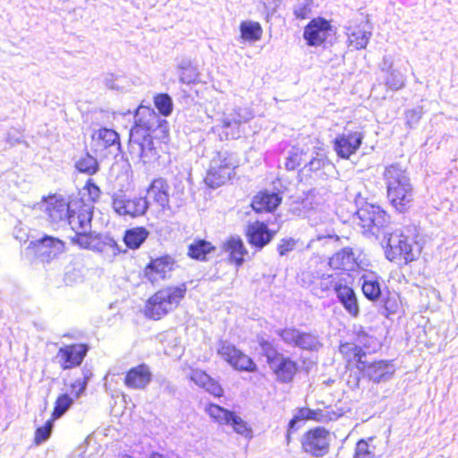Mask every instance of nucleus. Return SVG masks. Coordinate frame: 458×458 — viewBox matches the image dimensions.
<instances>
[{"instance_id":"nucleus-19","label":"nucleus","mask_w":458,"mask_h":458,"mask_svg":"<svg viewBox=\"0 0 458 458\" xmlns=\"http://www.w3.org/2000/svg\"><path fill=\"white\" fill-rule=\"evenodd\" d=\"M276 231L269 229L266 222L250 223L246 229L248 243L256 250H261L275 238Z\"/></svg>"},{"instance_id":"nucleus-24","label":"nucleus","mask_w":458,"mask_h":458,"mask_svg":"<svg viewBox=\"0 0 458 458\" xmlns=\"http://www.w3.org/2000/svg\"><path fill=\"white\" fill-rule=\"evenodd\" d=\"M283 198L279 191L263 190L251 199L250 206L256 213L274 212L282 203Z\"/></svg>"},{"instance_id":"nucleus-17","label":"nucleus","mask_w":458,"mask_h":458,"mask_svg":"<svg viewBox=\"0 0 458 458\" xmlns=\"http://www.w3.org/2000/svg\"><path fill=\"white\" fill-rule=\"evenodd\" d=\"M333 26L322 17L312 19L304 28L303 39L309 47L321 46L330 36Z\"/></svg>"},{"instance_id":"nucleus-51","label":"nucleus","mask_w":458,"mask_h":458,"mask_svg":"<svg viewBox=\"0 0 458 458\" xmlns=\"http://www.w3.org/2000/svg\"><path fill=\"white\" fill-rule=\"evenodd\" d=\"M297 244V241L293 238H284L277 245V252L280 257H284L293 251Z\"/></svg>"},{"instance_id":"nucleus-52","label":"nucleus","mask_w":458,"mask_h":458,"mask_svg":"<svg viewBox=\"0 0 458 458\" xmlns=\"http://www.w3.org/2000/svg\"><path fill=\"white\" fill-rule=\"evenodd\" d=\"M304 416L301 413V408L298 409L297 412L290 420L287 428L289 434H293L298 431L304 424Z\"/></svg>"},{"instance_id":"nucleus-2","label":"nucleus","mask_w":458,"mask_h":458,"mask_svg":"<svg viewBox=\"0 0 458 458\" xmlns=\"http://www.w3.org/2000/svg\"><path fill=\"white\" fill-rule=\"evenodd\" d=\"M355 204V214L364 234L376 238H378L380 233L386 234V229L390 224V216L381 206L365 201L360 194L357 195Z\"/></svg>"},{"instance_id":"nucleus-62","label":"nucleus","mask_w":458,"mask_h":458,"mask_svg":"<svg viewBox=\"0 0 458 458\" xmlns=\"http://www.w3.org/2000/svg\"><path fill=\"white\" fill-rule=\"evenodd\" d=\"M276 6H277V4H276V6L274 8L268 9L267 5L264 4V8H265V12L267 13V19L276 13Z\"/></svg>"},{"instance_id":"nucleus-8","label":"nucleus","mask_w":458,"mask_h":458,"mask_svg":"<svg viewBox=\"0 0 458 458\" xmlns=\"http://www.w3.org/2000/svg\"><path fill=\"white\" fill-rule=\"evenodd\" d=\"M386 240V257L390 261H396L402 259H404L405 264H409L417 259L416 254L413 252L412 242L414 241L409 236L404 235L401 231H394L388 233Z\"/></svg>"},{"instance_id":"nucleus-28","label":"nucleus","mask_w":458,"mask_h":458,"mask_svg":"<svg viewBox=\"0 0 458 458\" xmlns=\"http://www.w3.org/2000/svg\"><path fill=\"white\" fill-rule=\"evenodd\" d=\"M190 379L198 386L205 389V391L216 397L221 396L224 393L219 383L202 369H191Z\"/></svg>"},{"instance_id":"nucleus-15","label":"nucleus","mask_w":458,"mask_h":458,"mask_svg":"<svg viewBox=\"0 0 458 458\" xmlns=\"http://www.w3.org/2000/svg\"><path fill=\"white\" fill-rule=\"evenodd\" d=\"M254 117L253 110L250 107L238 106L232 112L224 114L221 120L222 126L226 130V137L238 139L241 137L240 127L242 123H248Z\"/></svg>"},{"instance_id":"nucleus-25","label":"nucleus","mask_w":458,"mask_h":458,"mask_svg":"<svg viewBox=\"0 0 458 458\" xmlns=\"http://www.w3.org/2000/svg\"><path fill=\"white\" fill-rule=\"evenodd\" d=\"M360 281L361 290L366 299L372 302L378 301L383 297L387 286L376 273L369 272L363 274Z\"/></svg>"},{"instance_id":"nucleus-20","label":"nucleus","mask_w":458,"mask_h":458,"mask_svg":"<svg viewBox=\"0 0 458 458\" xmlns=\"http://www.w3.org/2000/svg\"><path fill=\"white\" fill-rule=\"evenodd\" d=\"M333 168L334 165L323 149L317 148L309 156L301 172L303 174L310 172L314 174L316 177L325 179L327 176V172Z\"/></svg>"},{"instance_id":"nucleus-18","label":"nucleus","mask_w":458,"mask_h":458,"mask_svg":"<svg viewBox=\"0 0 458 458\" xmlns=\"http://www.w3.org/2000/svg\"><path fill=\"white\" fill-rule=\"evenodd\" d=\"M394 57L385 55L378 67L382 73L383 84L392 91H398L405 87L406 76L394 67Z\"/></svg>"},{"instance_id":"nucleus-7","label":"nucleus","mask_w":458,"mask_h":458,"mask_svg":"<svg viewBox=\"0 0 458 458\" xmlns=\"http://www.w3.org/2000/svg\"><path fill=\"white\" fill-rule=\"evenodd\" d=\"M276 334L288 346L307 352H318L322 344L319 336L310 331H303L293 326L276 330Z\"/></svg>"},{"instance_id":"nucleus-40","label":"nucleus","mask_w":458,"mask_h":458,"mask_svg":"<svg viewBox=\"0 0 458 458\" xmlns=\"http://www.w3.org/2000/svg\"><path fill=\"white\" fill-rule=\"evenodd\" d=\"M378 301L382 303V314L386 318L391 314H395L399 309L398 295L395 293H390L388 290L386 291Z\"/></svg>"},{"instance_id":"nucleus-61","label":"nucleus","mask_w":458,"mask_h":458,"mask_svg":"<svg viewBox=\"0 0 458 458\" xmlns=\"http://www.w3.org/2000/svg\"><path fill=\"white\" fill-rule=\"evenodd\" d=\"M151 372L148 368L145 365V386L151 381Z\"/></svg>"},{"instance_id":"nucleus-21","label":"nucleus","mask_w":458,"mask_h":458,"mask_svg":"<svg viewBox=\"0 0 458 458\" xmlns=\"http://www.w3.org/2000/svg\"><path fill=\"white\" fill-rule=\"evenodd\" d=\"M88 352L85 344H71L61 347L56 359L63 369H69L81 364Z\"/></svg>"},{"instance_id":"nucleus-32","label":"nucleus","mask_w":458,"mask_h":458,"mask_svg":"<svg viewBox=\"0 0 458 458\" xmlns=\"http://www.w3.org/2000/svg\"><path fill=\"white\" fill-rule=\"evenodd\" d=\"M113 208L121 216L135 217L143 215V205L140 200L117 198L114 199Z\"/></svg>"},{"instance_id":"nucleus-59","label":"nucleus","mask_w":458,"mask_h":458,"mask_svg":"<svg viewBox=\"0 0 458 458\" xmlns=\"http://www.w3.org/2000/svg\"><path fill=\"white\" fill-rule=\"evenodd\" d=\"M87 191H88L89 199L93 202L96 201L99 198V196H100V190H99V188L97 185L93 184V183H89L87 185Z\"/></svg>"},{"instance_id":"nucleus-44","label":"nucleus","mask_w":458,"mask_h":458,"mask_svg":"<svg viewBox=\"0 0 458 458\" xmlns=\"http://www.w3.org/2000/svg\"><path fill=\"white\" fill-rule=\"evenodd\" d=\"M141 131L142 127L136 123V124L131 129L130 132V148L131 152H137L140 157L143 153V143L141 141Z\"/></svg>"},{"instance_id":"nucleus-9","label":"nucleus","mask_w":458,"mask_h":458,"mask_svg":"<svg viewBox=\"0 0 458 458\" xmlns=\"http://www.w3.org/2000/svg\"><path fill=\"white\" fill-rule=\"evenodd\" d=\"M356 369L362 372L363 378L375 384L390 381L396 370L393 360H369L366 358L359 360Z\"/></svg>"},{"instance_id":"nucleus-16","label":"nucleus","mask_w":458,"mask_h":458,"mask_svg":"<svg viewBox=\"0 0 458 458\" xmlns=\"http://www.w3.org/2000/svg\"><path fill=\"white\" fill-rule=\"evenodd\" d=\"M328 265L335 270L341 269L344 271H356L363 267L360 250H354L351 247H344L333 254L329 258Z\"/></svg>"},{"instance_id":"nucleus-5","label":"nucleus","mask_w":458,"mask_h":458,"mask_svg":"<svg viewBox=\"0 0 458 458\" xmlns=\"http://www.w3.org/2000/svg\"><path fill=\"white\" fill-rule=\"evenodd\" d=\"M153 103L157 114L149 106H145V112H148L150 118L145 121V131L157 132L156 137L164 140L168 138L169 126L166 117L174 111V101L168 93H157L153 97Z\"/></svg>"},{"instance_id":"nucleus-35","label":"nucleus","mask_w":458,"mask_h":458,"mask_svg":"<svg viewBox=\"0 0 458 458\" xmlns=\"http://www.w3.org/2000/svg\"><path fill=\"white\" fill-rule=\"evenodd\" d=\"M309 156L307 151L302 148L292 147L287 152L285 157L284 166L288 171H293L298 168L302 163H306Z\"/></svg>"},{"instance_id":"nucleus-56","label":"nucleus","mask_w":458,"mask_h":458,"mask_svg":"<svg viewBox=\"0 0 458 458\" xmlns=\"http://www.w3.org/2000/svg\"><path fill=\"white\" fill-rule=\"evenodd\" d=\"M361 377H363L360 370L357 369V371L351 372L347 379V385L352 390L358 389L360 388V382Z\"/></svg>"},{"instance_id":"nucleus-37","label":"nucleus","mask_w":458,"mask_h":458,"mask_svg":"<svg viewBox=\"0 0 458 458\" xmlns=\"http://www.w3.org/2000/svg\"><path fill=\"white\" fill-rule=\"evenodd\" d=\"M371 35L372 33L370 31H366L360 28H355L348 34L350 46L353 47L357 50L363 49L368 46Z\"/></svg>"},{"instance_id":"nucleus-31","label":"nucleus","mask_w":458,"mask_h":458,"mask_svg":"<svg viewBox=\"0 0 458 458\" xmlns=\"http://www.w3.org/2000/svg\"><path fill=\"white\" fill-rule=\"evenodd\" d=\"M216 247L205 239L194 240L188 246L187 255L189 258L198 261H208V255L214 253Z\"/></svg>"},{"instance_id":"nucleus-60","label":"nucleus","mask_w":458,"mask_h":458,"mask_svg":"<svg viewBox=\"0 0 458 458\" xmlns=\"http://www.w3.org/2000/svg\"><path fill=\"white\" fill-rule=\"evenodd\" d=\"M148 134H145V143L148 141V148L151 150L152 149V145H153V142H152V138H158L160 139L158 136L156 137V135L157 134V132H153V131H148Z\"/></svg>"},{"instance_id":"nucleus-55","label":"nucleus","mask_w":458,"mask_h":458,"mask_svg":"<svg viewBox=\"0 0 458 458\" xmlns=\"http://www.w3.org/2000/svg\"><path fill=\"white\" fill-rule=\"evenodd\" d=\"M304 420H314L317 421L323 420V411L321 410H312L310 408H301Z\"/></svg>"},{"instance_id":"nucleus-48","label":"nucleus","mask_w":458,"mask_h":458,"mask_svg":"<svg viewBox=\"0 0 458 458\" xmlns=\"http://www.w3.org/2000/svg\"><path fill=\"white\" fill-rule=\"evenodd\" d=\"M423 114L422 106H417L405 112L406 125L414 128L420 121Z\"/></svg>"},{"instance_id":"nucleus-33","label":"nucleus","mask_w":458,"mask_h":458,"mask_svg":"<svg viewBox=\"0 0 458 458\" xmlns=\"http://www.w3.org/2000/svg\"><path fill=\"white\" fill-rule=\"evenodd\" d=\"M241 38L243 41L255 43L261 38L263 30L259 22L244 21L240 24Z\"/></svg>"},{"instance_id":"nucleus-58","label":"nucleus","mask_w":458,"mask_h":458,"mask_svg":"<svg viewBox=\"0 0 458 458\" xmlns=\"http://www.w3.org/2000/svg\"><path fill=\"white\" fill-rule=\"evenodd\" d=\"M338 280H341L338 278V276H335L334 275H328L325 276L323 275L321 282H320V287L323 291H327L330 288L334 289V284L338 282Z\"/></svg>"},{"instance_id":"nucleus-12","label":"nucleus","mask_w":458,"mask_h":458,"mask_svg":"<svg viewBox=\"0 0 458 458\" xmlns=\"http://www.w3.org/2000/svg\"><path fill=\"white\" fill-rule=\"evenodd\" d=\"M363 139L362 131L344 130L333 140V148L339 158L349 159L359 150Z\"/></svg>"},{"instance_id":"nucleus-36","label":"nucleus","mask_w":458,"mask_h":458,"mask_svg":"<svg viewBox=\"0 0 458 458\" xmlns=\"http://www.w3.org/2000/svg\"><path fill=\"white\" fill-rule=\"evenodd\" d=\"M258 344L260 347V354L266 358L268 367L274 364L282 355L274 343L265 339L264 337H258Z\"/></svg>"},{"instance_id":"nucleus-22","label":"nucleus","mask_w":458,"mask_h":458,"mask_svg":"<svg viewBox=\"0 0 458 458\" xmlns=\"http://www.w3.org/2000/svg\"><path fill=\"white\" fill-rule=\"evenodd\" d=\"M175 260L169 255H164L151 261L145 267V278L154 284L160 279H165L167 274L174 270Z\"/></svg>"},{"instance_id":"nucleus-45","label":"nucleus","mask_w":458,"mask_h":458,"mask_svg":"<svg viewBox=\"0 0 458 458\" xmlns=\"http://www.w3.org/2000/svg\"><path fill=\"white\" fill-rule=\"evenodd\" d=\"M123 240L128 248L138 249L143 242V229L133 228L126 231Z\"/></svg>"},{"instance_id":"nucleus-3","label":"nucleus","mask_w":458,"mask_h":458,"mask_svg":"<svg viewBox=\"0 0 458 458\" xmlns=\"http://www.w3.org/2000/svg\"><path fill=\"white\" fill-rule=\"evenodd\" d=\"M187 292L186 284L169 286L157 291L145 303V317L158 320L175 310Z\"/></svg>"},{"instance_id":"nucleus-43","label":"nucleus","mask_w":458,"mask_h":458,"mask_svg":"<svg viewBox=\"0 0 458 458\" xmlns=\"http://www.w3.org/2000/svg\"><path fill=\"white\" fill-rule=\"evenodd\" d=\"M124 382L130 388H140L143 385V365H139L129 370Z\"/></svg>"},{"instance_id":"nucleus-6","label":"nucleus","mask_w":458,"mask_h":458,"mask_svg":"<svg viewBox=\"0 0 458 458\" xmlns=\"http://www.w3.org/2000/svg\"><path fill=\"white\" fill-rule=\"evenodd\" d=\"M87 205L82 200L67 202L63 197L57 195L48 196L35 207L44 211L52 223L68 222L71 214L78 213L81 207Z\"/></svg>"},{"instance_id":"nucleus-38","label":"nucleus","mask_w":458,"mask_h":458,"mask_svg":"<svg viewBox=\"0 0 458 458\" xmlns=\"http://www.w3.org/2000/svg\"><path fill=\"white\" fill-rule=\"evenodd\" d=\"M215 163H217V166L221 168L230 166L233 171L239 165L235 155L227 150L216 152V156L210 161V166H215Z\"/></svg>"},{"instance_id":"nucleus-39","label":"nucleus","mask_w":458,"mask_h":458,"mask_svg":"<svg viewBox=\"0 0 458 458\" xmlns=\"http://www.w3.org/2000/svg\"><path fill=\"white\" fill-rule=\"evenodd\" d=\"M313 0H295L292 10L296 20H307L311 16Z\"/></svg>"},{"instance_id":"nucleus-14","label":"nucleus","mask_w":458,"mask_h":458,"mask_svg":"<svg viewBox=\"0 0 458 458\" xmlns=\"http://www.w3.org/2000/svg\"><path fill=\"white\" fill-rule=\"evenodd\" d=\"M169 184L164 178L154 179L145 190V214L151 205H157L162 210L169 209Z\"/></svg>"},{"instance_id":"nucleus-30","label":"nucleus","mask_w":458,"mask_h":458,"mask_svg":"<svg viewBox=\"0 0 458 458\" xmlns=\"http://www.w3.org/2000/svg\"><path fill=\"white\" fill-rule=\"evenodd\" d=\"M225 251L229 253L231 263L240 267L244 262V256L248 253L242 240L239 236H231L224 243Z\"/></svg>"},{"instance_id":"nucleus-10","label":"nucleus","mask_w":458,"mask_h":458,"mask_svg":"<svg viewBox=\"0 0 458 458\" xmlns=\"http://www.w3.org/2000/svg\"><path fill=\"white\" fill-rule=\"evenodd\" d=\"M301 448L313 458H322L329 452L330 435L325 428L308 430L301 437Z\"/></svg>"},{"instance_id":"nucleus-23","label":"nucleus","mask_w":458,"mask_h":458,"mask_svg":"<svg viewBox=\"0 0 458 458\" xmlns=\"http://www.w3.org/2000/svg\"><path fill=\"white\" fill-rule=\"evenodd\" d=\"M334 292L338 302L343 306L345 311L352 317H358L360 314V307L354 289L347 285L346 283H343V280H338V282L334 284Z\"/></svg>"},{"instance_id":"nucleus-29","label":"nucleus","mask_w":458,"mask_h":458,"mask_svg":"<svg viewBox=\"0 0 458 458\" xmlns=\"http://www.w3.org/2000/svg\"><path fill=\"white\" fill-rule=\"evenodd\" d=\"M216 164L215 163V166H209L205 177L206 184L211 189H216L224 185L234 175V171L230 166L221 168Z\"/></svg>"},{"instance_id":"nucleus-11","label":"nucleus","mask_w":458,"mask_h":458,"mask_svg":"<svg viewBox=\"0 0 458 458\" xmlns=\"http://www.w3.org/2000/svg\"><path fill=\"white\" fill-rule=\"evenodd\" d=\"M217 354L235 370L246 372H256L258 370L257 364L250 357L227 341H219Z\"/></svg>"},{"instance_id":"nucleus-13","label":"nucleus","mask_w":458,"mask_h":458,"mask_svg":"<svg viewBox=\"0 0 458 458\" xmlns=\"http://www.w3.org/2000/svg\"><path fill=\"white\" fill-rule=\"evenodd\" d=\"M205 410L216 422L233 427V430L238 434L248 436L251 432L246 421L233 411L216 403H209Z\"/></svg>"},{"instance_id":"nucleus-53","label":"nucleus","mask_w":458,"mask_h":458,"mask_svg":"<svg viewBox=\"0 0 458 458\" xmlns=\"http://www.w3.org/2000/svg\"><path fill=\"white\" fill-rule=\"evenodd\" d=\"M312 242H340V237L335 233L334 229H327L325 233L318 232Z\"/></svg>"},{"instance_id":"nucleus-46","label":"nucleus","mask_w":458,"mask_h":458,"mask_svg":"<svg viewBox=\"0 0 458 458\" xmlns=\"http://www.w3.org/2000/svg\"><path fill=\"white\" fill-rule=\"evenodd\" d=\"M340 352L347 356H352L355 360V365L358 364L359 360H361L366 358V352L359 345L352 343H345L340 345Z\"/></svg>"},{"instance_id":"nucleus-26","label":"nucleus","mask_w":458,"mask_h":458,"mask_svg":"<svg viewBox=\"0 0 458 458\" xmlns=\"http://www.w3.org/2000/svg\"><path fill=\"white\" fill-rule=\"evenodd\" d=\"M270 369L278 383L289 384L293 381L299 371V365L291 357L283 354L274 364H271Z\"/></svg>"},{"instance_id":"nucleus-42","label":"nucleus","mask_w":458,"mask_h":458,"mask_svg":"<svg viewBox=\"0 0 458 458\" xmlns=\"http://www.w3.org/2000/svg\"><path fill=\"white\" fill-rule=\"evenodd\" d=\"M74 399L72 395L68 394H63L55 401V409L52 413V420H55L60 417H62L68 409L72 406L74 402Z\"/></svg>"},{"instance_id":"nucleus-64","label":"nucleus","mask_w":458,"mask_h":458,"mask_svg":"<svg viewBox=\"0 0 458 458\" xmlns=\"http://www.w3.org/2000/svg\"><path fill=\"white\" fill-rule=\"evenodd\" d=\"M291 435H292V434H289L288 432L286 433V441H287V444H289V443H290V441H291Z\"/></svg>"},{"instance_id":"nucleus-4","label":"nucleus","mask_w":458,"mask_h":458,"mask_svg":"<svg viewBox=\"0 0 458 458\" xmlns=\"http://www.w3.org/2000/svg\"><path fill=\"white\" fill-rule=\"evenodd\" d=\"M92 213L93 206L84 205L78 213L70 215L68 224L75 233V236L71 240L81 248L101 250L102 242L99 235L90 233Z\"/></svg>"},{"instance_id":"nucleus-54","label":"nucleus","mask_w":458,"mask_h":458,"mask_svg":"<svg viewBox=\"0 0 458 458\" xmlns=\"http://www.w3.org/2000/svg\"><path fill=\"white\" fill-rule=\"evenodd\" d=\"M86 386V378H79L75 380L74 383L71 385L72 391L70 395H72L75 399L79 398L85 391Z\"/></svg>"},{"instance_id":"nucleus-41","label":"nucleus","mask_w":458,"mask_h":458,"mask_svg":"<svg viewBox=\"0 0 458 458\" xmlns=\"http://www.w3.org/2000/svg\"><path fill=\"white\" fill-rule=\"evenodd\" d=\"M181 70L180 81L183 84H194L199 80V72L196 67L192 66L190 62L183 61L179 65Z\"/></svg>"},{"instance_id":"nucleus-50","label":"nucleus","mask_w":458,"mask_h":458,"mask_svg":"<svg viewBox=\"0 0 458 458\" xmlns=\"http://www.w3.org/2000/svg\"><path fill=\"white\" fill-rule=\"evenodd\" d=\"M353 458H374V453L365 439L357 442Z\"/></svg>"},{"instance_id":"nucleus-57","label":"nucleus","mask_w":458,"mask_h":458,"mask_svg":"<svg viewBox=\"0 0 458 458\" xmlns=\"http://www.w3.org/2000/svg\"><path fill=\"white\" fill-rule=\"evenodd\" d=\"M317 191L314 188L310 189L307 191L303 192V197L301 198V203L306 208H312L314 203V198L316 197Z\"/></svg>"},{"instance_id":"nucleus-1","label":"nucleus","mask_w":458,"mask_h":458,"mask_svg":"<svg viewBox=\"0 0 458 458\" xmlns=\"http://www.w3.org/2000/svg\"><path fill=\"white\" fill-rule=\"evenodd\" d=\"M383 178L390 205L399 213L408 212L414 202L415 190L407 169L398 163L392 164L386 166Z\"/></svg>"},{"instance_id":"nucleus-47","label":"nucleus","mask_w":458,"mask_h":458,"mask_svg":"<svg viewBox=\"0 0 458 458\" xmlns=\"http://www.w3.org/2000/svg\"><path fill=\"white\" fill-rule=\"evenodd\" d=\"M76 167L80 172L89 174H94L98 170L97 159L89 155L81 157L77 162Z\"/></svg>"},{"instance_id":"nucleus-63","label":"nucleus","mask_w":458,"mask_h":458,"mask_svg":"<svg viewBox=\"0 0 458 458\" xmlns=\"http://www.w3.org/2000/svg\"><path fill=\"white\" fill-rule=\"evenodd\" d=\"M149 458H165V457L161 454L152 453Z\"/></svg>"},{"instance_id":"nucleus-34","label":"nucleus","mask_w":458,"mask_h":458,"mask_svg":"<svg viewBox=\"0 0 458 458\" xmlns=\"http://www.w3.org/2000/svg\"><path fill=\"white\" fill-rule=\"evenodd\" d=\"M92 140L97 149H104L117 142L118 134L113 130L103 128L92 134Z\"/></svg>"},{"instance_id":"nucleus-49","label":"nucleus","mask_w":458,"mask_h":458,"mask_svg":"<svg viewBox=\"0 0 458 458\" xmlns=\"http://www.w3.org/2000/svg\"><path fill=\"white\" fill-rule=\"evenodd\" d=\"M53 421L52 419L47 420L43 427L36 430L34 441L37 445H40L48 439L52 432Z\"/></svg>"},{"instance_id":"nucleus-27","label":"nucleus","mask_w":458,"mask_h":458,"mask_svg":"<svg viewBox=\"0 0 458 458\" xmlns=\"http://www.w3.org/2000/svg\"><path fill=\"white\" fill-rule=\"evenodd\" d=\"M33 250L43 261H48L64 250V243L54 237H45L33 243Z\"/></svg>"}]
</instances>
